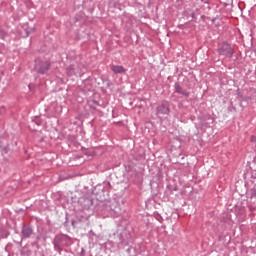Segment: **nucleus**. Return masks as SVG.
I'll return each instance as SVG.
<instances>
[{"label":"nucleus","mask_w":256,"mask_h":256,"mask_svg":"<svg viewBox=\"0 0 256 256\" xmlns=\"http://www.w3.org/2000/svg\"><path fill=\"white\" fill-rule=\"evenodd\" d=\"M217 53L220 55V57H225L228 59H231L233 57L235 50H233V47H231V44L227 42H222L218 45Z\"/></svg>","instance_id":"1"},{"label":"nucleus","mask_w":256,"mask_h":256,"mask_svg":"<svg viewBox=\"0 0 256 256\" xmlns=\"http://www.w3.org/2000/svg\"><path fill=\"white\" fill-rule=\"evenodd\" d=\"M53 244L54 247H67V245H71V238L64 234H58L55 236Z\"/></svg>","instance_id":"2"},{"label":"nucleus","mask_w":256,"mask_h":256,"mask_svg":"<svg viewBox=\"0 0 256 256\" xmlns=\"http://www.w3.org/2000/svg\"><path fill=\"white\" fill-rule=\"evenodd\" d=\"M51 67V62L49 61H40L36 63V71H38L41 75H45L47 71H49Z\"/></svg>","instance_id":"3"},{"label":"nucleus","mask_w":256,"mask_h":256,"mask_svg":"<svg viewBox=\"0 0 256 256\" xmlns=\"http://www.w3.org/2000/svg\"><path fill=\"white\" fill-rule=\"evenodd\" d=\"M169 103L167 101L161 102V104L156 108V115H169Z\"/></svg>","instance_id":"4"},{"label":"nucleus","mask_w":256,"mask_h":256,"mask_svg":"<svg viewBox=\"0 0 256 256\" xmlns=\"http://www.w3.org/2000/svg\"><path fill=\"white\" fill-rule=\"evenodd\" d=\"M175 93H178L179 95H183L184 97H189L190 93L187 92V90L183 89L179 83L174 84Z\"/></svg>","instance_id":"5"},{"label":"nucleus","mask_w":256,"mask_h":256,"mask_svg":"<svg viewBox=\"0 0 256 256\" xmlns=\"http://www.w3.org/2000/svg\"><path fill=\"white\" fill-rule=\"evenodd\" d=\"M21 233H22V239H29V237L33 235V229H31V227H28V226H23Z\"/></svg>","instance_id":"6"},{"label":"nucleus","mask_w":256,"mask_h":256,"mask_svg":"<svg viewBox=\"0 0 256 256\" xmlns=\"http://www.w3.org/2000/svg\"><path fill=\"white\" fill-rule=\"evenodd\" d=\"M112 71L117 75V74H121V73H125V71H127L123 66L120 65H113L111 67Z\"/></svg>","instance_id":"7"},{"label":"nucleus","mask_w":256,"mask_h":256,"mask_svg":"<svg viewBox=\"0 0 256 256\" xmlns=\"http://www.w3.org/2000/svg\"><path fill=\"white\" fill-rule=\"evenodd\" d=\"M66 73L69 77H73V75H77V71H75V65H70L66 68Z\"/></svg>","instance_id":"8"},{"label":"nucleus","mask_w":256,"mask_h":256,"mask_svg":"<svg viewBox=\"0 0 256 256\" xmlns=\"http://www.w3.org/2000/svg\"><path fill=\"white\" fill-rule=\"evenodd\" d=\"M5 37H7L5 30H0V39L5 40Z\"/></svg>","instance_id":"9"},{"label":"nucleus","mask_w":256,"mask_h":256,"mask_svg":"<svg viewBox=\"0 0 256 256\" xmlns=\"http://www.w3.org/2000/svg\"><path fill=\"white\" fill-rule=\"evenodd\" d=\"M251 197H256V185L251 189Z\"/></svg>","instance_id":"10"},{"label":"nucleus","mask_w":256,"mask_h":256,"mask_svg":"<svg viewBox=\"0 0 256 256\" xmlns=\"http://www.w3.org/2000/svg\"><path fill=\"white\" fill-rule=\"evenodd\" d=\"M250 141H251L252 143H256V136H251Z\"/></svg>","instance_id":"11"},{"label":"nucleus","mask_w":256,"mask_h":256,"mask_svg":"<svg viewBox=\"0 0 256 256\" xmlns=\"http://www.w3.org/2000/svg\"><path fill=\"white\" fill-rule=\"evenodd\" d=\"M251 91H253V93H256V90H255V88H252V89H251Z\"/></svg>","instance_id":"12"},{"label":"nucleus","mask_w":256,"mask_h":256,"mask_svg":"<svg viewBox=\"0 0 256 256\" xmlns=\"http://www.w3.org/2000/svg\"><path fill=\"white\" fill-rule=\"evenodd\" d=\"M253 161H254V163H256V156L254 157V160H253Z\"/></svg>","instance_id":"13"},{"label":"nucleus","mask_w":256,"mask_h":256,"mask_svg":"<svg viewBox=\"0 0 256 256\" xmlns=\"http://www.w3.org/2000/svg\"><path fill=\"white\" fill-rule=\"evenodd\" d=\"M192 17H195V13H192Z\"/></svg>","instance_id":"14"}]
</instances>
